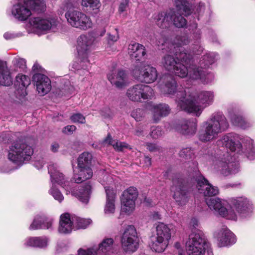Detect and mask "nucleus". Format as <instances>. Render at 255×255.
Wrapping results in <instances>:
<instances>
[{
    "label": "nucleus",
    "mask_w": 255,
    "mask_h": 255,
    "mask_svg": "<svg viewBox=\"0 0 255 255\" xmlns=\"http://www.w3.org/2000/svg\"><path fill=\"white\" fill-rule=\"evenodd\" d=\"M137 192H123L121 197V211L128 215L132 213L135 209V200Z\"/></svg>",
    "instance_id": "nucleus-17"
},
{
    "label": "nucleus",
    "mask_w": 255,
    "mask_h": 255,
    "mask_svg": "<svg viewBox=\"0 0 255 255\" xmlns=\"http://www.w3.org/2000/svg\"><path fill=\"white\" fill-rule=\"evenodd\" d=\"M122 186L121 185H117L115 186L114 184H111L109 186H105L104 188L105 189V191H119L122 190L123 189L121 188Z\"/></svg>",
    "instance_id": "nucleus-58"
},
{
    "label": "nucleus",
    "mask_w": 255,
    "mask_h": 255,
    "mask_svg": "<svg viewBox=\"0 0 255 255\" xmlns=\"http://www.w3.org/2000/svg\"><path fill=\"white\" fill-rule=\"evenodd\" d=\"M147 149L150 152H156L160 150V147L155 143H147Z\"/></svg>",
    "instance_id": "nucleus-60"
},
{
    "label": "nucleus",
    "mask_w": 255,
    "mask_h": 255,
    "mask_svg": "<svg viewBox=\"0 0 255 255\" xmlns=\"http://www.w3.org/2000/svg\"><path fill=\"white\" fill-rule=\"evenodd\" d=\"M94 41V38L90 34L81 35L77 39V49L82 62L85 63L84 68H87L90 65L88 60V53Z\"/></svg>",
    "instance_id": "nucleus-15"
},
{
    "label": "nucleus",
    "mask_w": 255,
    "mask_h": 255,
    "mask_svg": "<svg viewBox=\"0 0 255 255\" xmlns=\"http://www.w3.org/2000/svg\"><path fill=\"white\" fill-rule=\"evenodd\" d=\"M51 195L59 202H61L64 199V196L61 194V192H51Z\"/></svg>",
    "instance_id": "nucleus-62"
},
{
    "label": "nucleus",
    "mask_w": 255,
    "mask_h": 255,
    "mask_svg": "<svg viewBox=\"0 0 255 255\" xmlns=\"http://www.w3.org/2000/svg\"><path fill=\"white\" fill-rule=\"evenodd\" d=\"M175 4L180 13L185 16L189 15L192 13V8L187 0H175Z\"/></svg>",
    "instance_id": "nucleus-39"
},
{
    "label": "nucleus",
    "mask_w": 255,
    "mask_h": 255,
    "mask_svg": "<svg viewBox=\"0 0 255 255\" xmlns=\"http://www.w3.org/2000/svg\"><path fill=\"white\" fill-rule=\"evenodd\" d=\"M156 236L169 242L171 238L170 229L167 225L159 223L156 226Z\"/></svg>",
    "instance_id": "nucleus-37"
},
{
    "label": "nucleus",
    "mask_w": 255,
    "mask_h": 255,
    "mask_svg": "<svg viewBox=\"0 0 255 255\" xmlns=\"http://www.w3.org/2000/svg\"><path fill=\"white\" fill-rule=\"evenodd\" d=\"M179 12L177 14H172L173 22L174 25L177 27H183L187 24L186 19L183 17Z\"/></svg>",
    "instance_id": "nucleus-45"
},
{
    "label": "nucleus",
    "mask_w": 255,
    "mask_h": 255,
    "mask_svg": "<svg viewBox=\"0 0 255 255\" xmlns=\"http://www.w3.org/2000/svg\"><path fill=\"white\" fill-rule=\"evenodd\" d=\"M93 156L89 152H84L81 153L78 158V167L91 168Z\"/></svg>",
    "instance_id": "nucleus-38"
},
{
    "label": "nucleus",
    "mask_w": 255,
    "mask_h": 255,
    "mask_svg": "<svg viewBox=\"0 0 255 255\" xmlns=\"http://www.w3.org/2000/svg\"><path fill=\"white\" fill-rule=\"evenodd\" d=\"M254 210L251 201L246 198L240 197V219L250 217Z\"/></svg>",
    "instance_id": "nucleus-34"
},
{
    "label": "nucleus",
    "mask_w": 255,
    "mask_h": 255,
    "mask_svg": "<svg viewBox=\"0 0 255 255\" xmlns=\"http://www.w3.org/2000/svg\"><path fill=\"white\" fill-rule=\"evenodd\" d=\"M250 160L255 159V146L253 140L249 137H246L240 142V151Z\"/></svg>",
    "instance_id": "nucleus-23"
},
{
    "label": "nucleus",
    "mask_w": 255,
    "mask_h": 255,
    "mask_svg": "<svg viewBox=\"0 0 255 255\" xmlns=\"http://www.w3.org/2000/svg\"><path fill=\"white\" fill-rule=\"evenodd\" d=\"M114 240L112 238H106L99 245L97 252L99 255H106L112 252Z\"/></svg>",
    "instance_id": "nucleus-35"
},
{
    "label": "nucleus",
    "mask_w": 255,
    "mask_h": 255,
    "mask_svg": "<svg viewBox=\"0 0 255 255\" xmlns=\"http://www.w3.org/2000/svg\"><path fill=\"white\" fill-rule=\"evenodd\" d=\"M33 81L38 94L43 96L47 94L51 89L50 79L45 75L35 74L33 75Z\"/></svg>",
    "instance_id": "nucleus-16"
},
{
    "label": "nucleus",
    "mask_w": 255,
    "mask_h": 255,
    "mask_svg": "<svg viewBox=\"0 0 255 255\" xmlns=\"http://www.w3.org/2000/svg\"><path fill=\"white\" fill-rule=\"evenodd\" d=\"M163 132L159 127H152L150 136L153 138H157L162 135Z\"/></svg>",
    "instance_id": "nucleus-56"
},
{
    "label": "nucleus",
    "mask_w": 255,
    "mask_h": 255,
    "mask_svg": "<svg viewBox=\"0 0 255 255\" xmlns=\"http://www.w3.org/2000/svg\"><path fill=\"white\" fill-rule=\"evenodd\" d=\"M197 182V188L202 191H216L218 189L217 187L212 186L209 181L198 171H195L194 176Z\"/></svg>",
    "instance_id": "nucleus-29"
},
{
    "label": "nucleus",
    "mask_w": 255,
    "mask_h": 255,
    "mask_svg": "<svg viewBox=\"0 0 255 255\" xmlns=\"http://www.w3.org/2000/svg\"><path fill=\"white\" fill-rule=\"evenodd\" d=\"M190 40L187 36H178L174 40L173 45L174 48H178L182 46L188 44Z\"/></svg>",
    "instance_id": "nucleus-47"
},
{
    "label": "nucleus",
    "mask_w": 255,
    "mask_h": 255,
    "mask_svg": "<svg viewBox=\"0 0 255 255\" xmlns=\"http://www.w3.org/2000/svg\"><path fill=\"white\" fill-rule=\"evenodd\" d=\"M218 245L220 247H227L234 244L236 242L235 235L229 229L222 228L217 235Z\"/></svg>",
    "instance_id": "nucleus-18"
},
{
    "label": "nucleus",
    "mask_w": 255,
    "mask_h": 255,
    "mask_svg": "<svg viewBox=\"0 0 255 255\" xmlns=\"http://www.w3.org/2000/svg\"><path fill=\"white\" fill-rule=\"evenodd\" d=\"M117 198L116 192H106V201L104 209L105 215H111L115 213Z\"/></svg>",
    "instance_id": "nucleus-32"
},
{
    "label": "nucleus",
    "mask_w": 255,
    "mask_h": 255,
    "mask_svg": "<svg viewBox=\"0 0 255 255\" xmlns=\"http://www.w3.org/2000/svg\"><path fill=\"white\" fill-rule=\"evenodd\" d=\"M139 242L140 239L134 227L132 225L128 226L125 229L121 238L122 249L126 253H133L138 249Z\"/></svg>",
    "instance_id": "nucleus-9"
},
{
    "label": "nucleus",
    "mask_w": 255,
    "mask_h": 255,
    "mask_svg": "<svg viewBox=\"0 0 255 255\" xmlns=\"http://www.w3.org/2000/svg\"><path fill=\"white\" fill-rule=\"evenodd\" d=\"M74 90V88L70 85H66L64 88H62L61 93L60 95L62 96H68L71 94Z\"/></svg>",
    "instance_id": "nucleus-57"
},
{
    "label": "nucleus",
    "mask_w": 255,
    "mask_h": 255,
    "mask_svg": "<svg viewBox=\"0 0 255 255\" xmlns=\"http://www.w3.org/2000/svg\"><path fill=\"white\" fill-rule=\"evenodd\" d=\"M180 157L186 159H191L194 155L193 150L190 148H185L182 149L179 153Z\"/></svg>",
    "instance_id": "nucleus-52"
},
{
    "label": "nucleus",
    "mask_w": 255,
    "mask_h": 255,
    "mask_svg": "<svg viewBox=\"0 0 255 255\" xmlns=\"http://www.w3.org/2000/svg\"><path fill=\"white\" fill-rule=\"evenodd\" d=\"M70 119L74 123L84 124L86 122L85 117L80 113L73 114Z\"/></svg>",
    "instance_id": "nucleus-53"
},
{
    "label": "nucleus",
    "mask_w": 255,
    "mask_h": 255,
    "mask_svg": "<svg viewBox=\"0 0 255 255\" xmlns=\"http://www.w3.org/2000/svg\"><path fill=\"white\" fill-rule=\"evenodd\" d=\"M204 130L200 132L199 138L203 141L216 138L218 134L225 131L229 127L228 122L221 113H215L203 124Z\"/></svg>",
    "instance_id": "nucleus-4"
},
{
    "label": "nucleus",
    "mask_w": 255,
    "mask_h": 255,
    "mask_svg": "<svg viewBox=\"0 0 255 255\" xmlns=\"http://www.w3.org/2000/svg\"><path fill=\"white\" fill-rule=\"evenodd\" d=\"M57 20L53 18L37 16L29 19L27 26L32 32L39 34L42 32H45L54 29L57 25Z\"/></svg>",
    "instance_id": "nucleus-10"
},
{
    "label": "nucleus",
    "mask_w": 255,
    "mask_h": 255,
    "mask_svg": "<svg viewBox=\"0 0 255 255\" xmlns=\"http://www.w3.org/2000/svg\"><path fill=\"white\" fill-rule=\"evenodd\" d=\"M150 110L153 115V120L157 122L162 117L167 116L169 114L170 109L165 104H159L151 105Z\"/></svg>",
    "instance_id": "nucleus-27"
},
{
    "label": "nucleus",
    "mask_w": 255,
    "mask_h": 255,
    "mask_svg": "<svg viewBox=\"0 0 255 255\" xmlns=\"http://www.w3.org/2000/svg\"><path fill=\"white\" fill-rule=\"evenodd\" d=\"M169 242L156 236L150 238L149 246L156 252L161 253L167 248Z\"/></svg>",
    "instance_id": "nucleus-33"
},
{
    "label": "nucleus",
    "mask_w": 255,
    "mask_h": 255,
    "mask_svg": "<svg viewBox=\"0 0 255 255\" xmlns=\"http://www.w3.org/2000/svg\"><path fill=\"white\" fill-rule=\"evenodd\" d=\"M239 136L238 134L230 133L224 136L218 141L219 145L226 147L231 152H234L238 148Z\"/></svg>",
    "instance_id": "nucleus-22"
},
{
    "label": "nucleus",
    "mask_w": 255,
    "mask_h": 255,
    "mask_svg": "<svg viewBox=\"0 0 255 255\" xmlns=\"http://www.w3.org/2000/svg\"><path fill=\"white\" fill-rule=\"evenodd\" d=\"M102 144L104 145H112L114 149L118 151H122L124 148H127L128 147V144L125 142L113 140L110 135L107 136V138L103 140Z\"/></svg>",
    "instance_id": "nucleus-40"
},
{
    "label": "nucleus",
    "mask_w": 255,
    "mask_h": 255,
    "mask_svg": "<svg viewBox=\"0 0 255 255\" xmlns=\"http://www.w3.org/2000/svg\"><path fill=\"white\" fill-rule=\"evenodd\" d=\"M128 53L131 59L141 60L146 54L144 46L137 43H131L128 47Z\"/></svg>",
    "instance_id": "nucleus-28"
},
{
    "label": "nucleus",
    "mask_w": 255,
    "mask_h": 255,
    "mask_svg": "<svg viewBox=\"0 0 255 255\" xmlns=\"http://www.w3.org/2000/svg\"><path fill=\"white\" fill-rule=\"evenodd\" d=\"M73 216L68 213L61 215L58 231L60 233L69 234L71 232L74 226Z\"/></svg>",
    "instance_id": "nucleus-25"
},
{
    "label": "nucleus",
    "mask_w": 255,
    "mask_h": 255,
    "mask_svg": "<svg viewBox=\"0 0 255 255\" xmlns=\"http://www.w3.org/2000/svg\"><path fill=\"white\" fill-rule=\"evenodd\" d=\"M204 3L201 2H199L196 8L197 12L198 13L201 12L204 9Z\"/></svg>",
    "instance_id": "nucleus-64"
},
{
    "label": "nucleus",
    "mask_w": 255,
    "mask_h": 255,
    "mask_svg": "<svg viewBox=\"0 0 255 255\" xmlns=\"http://www.w3.org/2000/svg\"><path fill=\"white\" fill-rule=\"evenodd\" d=\"M214 94L212 91H202L200 92L196 96L190 94L187 95L185 102L192 103L193 106L198 107L200 109V112H189L199 116L201 114L204 108L211 105L214 101Z\"/></svg>",
    "instance_id": "nucleus-11"
},
{
    "label": "nucleus",
    "mask_w": 255,
    "mask_h": 255,
    "mask_svg": "<svg viewBox=\"0 0 255 255\" xmlns=\"http://www.w3.org/2000/svg\"><path fill=\"white\" fill-rule=\"evenodd\" d=\"M53 219L45 215H37L29 227L31 230L48 229L52 227Z\"/></svg>",
    "instance_id": "nucleus-21"
},
{
    "label": "nucleus",
    "mask_w": 255,
    "mask_h": 255,
    "mask_svg": "<svg viewBox=\"0 0 255 255\" xmlns=\"http://www.w3.org/2000/svg\"><path fill=\"white\" fill-rule=\"evenodd\" d=\"M229 116L231 122L235 125H238L239 119L238 114V110L236 111L234 109H230L229 111Z\"/></svg>",
    "instance_id": "nucleus-54"
},
{
    "label": "nucleus",
    "mask_w": 255,
    "mask_h": 255,
    "mask_svg": "<svg viewBox=\"0 0 255 255\" xmlns=\"http://www.w3.org/2000/svg\"><path fill=\"white\" fill-rule=\"evenodd\" d=\"M222 172L223 174L225 176H227L230 174L235 173L238 172L237 169L234 167V164L232 163H230L228 164H225Z\"/></svg>",
    "instance_id": "nucleus-50"
},
{
    "label": "nucleus",
    "mask_w": 255,
    "mask_h": 255,
    "mask_svg": "<svg viewBox=\"0 0 255 255\" xmlns=\"http://www.w3.org/2000/svg\"><path fill=\"white\" fill-rule=\"evenodd\" d=\"M33 153V150L31 146L22 140H18L10 146L8 158L13 162L21 163L30 160Z\"/></svg>",
    "instance_id": "nucleus-8"
},
{
    "label": "nucleus",
    "mask_w": 255,
    "mask_h": 255,
    "mask_svg": "<svg viewBox=\"0 0 255 255\" xmlns=\"http://www.w3.org/2000/svg\"><path fill=\"white\" fill-rule=\"evenodd\" d=\"M206 192L204 194L206 204L214 213L228 219L237 220V213L239 211V202L237 199L232 198L228 201L222 200L212 194ZM206 193V192H204Z\"/></svg>",
    "instance_id": "nucleus-2"
},
{
    "label": "nucleus",
    "mask_w": 255,
    "mask_h": 255,
    "mask_svg": "<svg viewBox=\"0 0 255 255\" xmlns=\"http://www.w3.org/2000/svg\"><path fill=\"white\" fill-rule=\"evenodd\" d=\"M69 193L84 204H87L91 197V192H69Z\"/></svg>",
    "instance_id": "nucleus-42"
},
{
    "label": "nucleus",
    "mask_w": 255,
    "mask_h": 255,
    "mask_svg": "<svg viewBox=\"0 0 255 255\" xmlns=\"http://www.w3.org/2000/svg\"><path fill=\"white\" fill-rule=\"evenodd\" d=\"M197 128V121L195 119L183 121L181 124L176 127V130L180 133L191 136L194 135Z\"/></svg>",
    "instance_id": "nucleus-19"
},
{
    "label": "nucleus",
    "mask_w": 255,
    "mask_h": 255,
    "mask_svg": "<svg viewBox=\"0 0 255 255\" xmlns=\"http://www.w3.org/2000/svg\"><path fill=\"white\" fill-rule=\"evenodd\" d=\"M81 3L82 6L89 7L93 10L98 9L101 6L99 0H82Z\"/></svg>",
    "instance_id": "nucleus-46"
},
{
    "label": "nucleus",
    "mask_w": 255,
    "mask_h": 255,
    "mask_svg": "<svg viewBox=\"0 0 255 255\" xmlns=\"http://www.w3.org/2000/svg\"><path fill=\"white\" fill-rule=\"evenodd\" d=\"M48 169L51 177V190L53 191H59L60 187L64 190H68L69 182L64 175L57 169V165L56 164H50L48 167Z\"/></svg>",
    "instance_id": "nucleus-14"
},
{
    "label": "nucleus",
    "mask_w": 255,
    "mask_h": 255,
    "mask_svg": "<svg viewBox=\"0 0 255 255\" xmlns=\"http://www.w3.org/2000/svg\"><path fill=\"white\" fill-rule=\"evenodd\" d=\"M47 242L45 237H29L26 239L25 244L27 246L42 248L47 246Z\"/></svg>",
    "instance_id": "nucleus-36"
},
{
    "label": "nucleus",
    "mask_w": 255,
    "mask_h": 255,
    "mask_svg": "<svg viewBox=\"0 0 255 255\" xmlns=\"http://www.w3.org/2000/svg\"><path fill=\"white\" fill-rule=\"evenodd\" d=\"M199 225L197 219H191L190 225L192 227V232L189 234L185 244L188 255H205L207 247V239L203 231L197 229Z\"/></svg>",
    "instance_id": "nucleus-7"
},
{
    "label": "nucleus",
    "mask_w": 255,
    "mask_h": 255,
    "mask_svg": "<svg viewBox=\"0 0 255 255\" xmlns=\"http://www.w3.org/2000/svg\"><path fill=\"white\" fill-rule=\"evenodd\" d=\"M119 38V35L117 32L116 34L112 35L110 33L108 34L107 37V48H111L114 42H116Z\"/></svg>",
    "instance_id": "nucleus-55"
},
{
    "label": "nucleus",
    "mask_w": 255,
    "mask_h": 255,
    "mask_svg": "<svg viewBox=\"0 0 255 255\" xmlns=\"http://www.w3.org/2000/svg\"><path fill=\"white\" fill-rule=\"evenodd\" d=\"M145 116L144 111L141 109L133 110L131 113V116L136 121H140Z\"/></svg>",
    "instance_id": "nucleus-51"
},
{
    "label": "nucleus",
    "mask_w": 255,
    "mask_h": 255,
    "mask_svg": "<svg viewBox=\"0 0 255 255\" xmlns=\"http://www.w3.org/2000/svg\"><path fill=\"white\" fill-rule=\"evenodd\" d=\"M97 248L93 247L84 249L80 248L77 251V255H98Z\"/></svg>",
    "instance_id": "nucleus-48"
},
{
    "label": "nucleus",
    "mask_w": 255,
    "mask_h": 255,
    "mask_svg": "<svg viewBox=\"0 0 255 255\" xmlns=\"http://www.w3.org/2000/svg\"><path fill=\"white\" fill-rule=\"evenodd\" d=\"M12 83V78L6 62L0 60V85L9 86Z\"/></svg>",
    "instance_id": "nucleus-30"
},
{
    "label": "nucleus",
    "mask_w": 255,
    "mask_h": 255,
    "mask_svg": "<svg viewBox=\"0 0 255 255\" xmlns=\"http://www.w3.org/2000/svg\"><path fill=\"white\" fill-rule=\"evenodd\" d=\"M76 129V128L74 125H69L64 127L63 128L62 131L65 134H70L73 133Z\"/></svg>",
    "instance_id": "nucleus-61"
},
{
    "label": "nucleus",
    "mask_w": 255,
    "mask_h": 255,
    "mask_svg": "<svg viewBox=\"0 0 255 255\" xmlns=\"http://www.w3.org/2000/svg\"><path fill=\"white\" fill-rule=\"evenodd\" d=\"M12 64L15 67L18 68L21 70H24L26 68L25 60L19 57H15L12 60Z\"/></svg>",
    "instance_id": "nucleus-49"
},
{
    "label": "nucleus",
    "mask_w": 255,
    "mask_h": 255,
    "mask_svg": "<svg viewBox=\"0 0 255 255\" xmlns=\"http://www.w3.org/2000/svg\"><path fill=\"white\" fill-rule=\"evenodd\" d=\"M152 89L148 85L137 84L129 88L127 91L128 98L132 101L139 102L141 99H150L153 96Z\"/></svg>",
    "instance_id": "nucleus-13"
},
{
    "label": "nucleus",
    "mask_w": 255,
    "mask_h": 255,
    "mask_svg": "<svg viewBox=\"0 0 255 255\" xmlns=\"http://www.w3.org/2000/svg\"><path fill=\"white\" fill-rule=\"evenodd\" d=\"M132 74L136 79L146 83L154 82L157 79L158 75L155 68L144 64L135 67L132 71Z\"/></svg>",
    "instance_id": "nucleus-12"
},
{
    "label": "nucleus",
    "mask_w": 255,
    "mask_h": 255,
    "mask_svg": "<svg viewBox=\"0 0 255 255\" xmlns=\"http://www.w3.org/2000/svg\"><path fill=\"white\" fill-rule=\"evenodd\" d=\"M11 8V15L20 21L26 20L32 14V11L37 13L45 11L46 6L44 0H14Z\"/></svg>",
    "instance_id": "nucleus-5"
},
{
    "label": "nucleus",
    "mask_w": 255,
    "mask_h": 255,
    "mask_svg": "<svg viewBox=\"0 0 255 255\" xmlns=\"http://www.w3.org/2000/svg\"><path fill=\"white\" fill-rule=\"evenodd\" d=\"M175 51V57L167 54L162 59V64L166 70L179 77H188L192 80H200L206 84L213 80V74L208 72L207 69L215 62L214 53H206L200 58L198 65H196L197 55L203 52V48L201 45H195L193 48L192 54L182 48Z\"/></svg>",
    "instance_id": "nucleus-1"
},
{
    "label": "nucleus",
    "mask_w": 255,
    "mask_h": 255,
    "mask_svg": "<svg viewBox=\"0 0 255 255\" xmlns=\"http://www.w3.org/2000/svg\"><path fill=\"white\" fill-rule=\"evenodd\" d=\"M174 198L178 205L182 206L188 201L187 192H174Z\"/></svg>",
    "instance_id": "nucleus-44"
},
{
    "label": "nucleus",
    "mask_w": 255,
    "mask_h": 255,
    "mask_svg": "<svg viewBox=\"0 0 255 255\" xmlns=\"http://www.w3.org/2000/svg\"><path fill=\"white\" fill-rule=\"evenodd\" d=\"M93 175L91 168H79L74 170L73 180L75 183H80L90 179Z\"/></svg>",
    "instance_id": "nucleus-31"
},
{
    "label": "nucleus",
    "mask_w": 255,
    "mask_h": 255,
    "mask_svg": "<svg viewBox=\"0 0 255 255\" xmlns=\"http://www.w3.org/2000/svg\"><path fill=\"white\" fill-rule=\"evenodd\" d=\"M251 126L250 123L248 122L244 117L240 116V128L246 129Z\"/></svg>",
    "instance_id": "nucleus-59"
},
{
    "label": "nucleus",
    "mask_w": 255,
    "mask_h": 255,
    "mask_svg": "<svg viewBox=\"0 0 255 255\" xmlns=\"http://www.w3.org/2000/svg\"><path fill=\"white\" fill-rule=\"evenodd\" d=\"M172 12L162 11L157 14H154L153 18L157 25L162 28L166 29L171 24Z\"/></svg>",
    "instance_id": "nucleus-26"
},
{
    "label": "nucleus",
    "mask_w": 255,
    "mask_h": 255,
    "mask_svg": "<svg viewBox=\"0 0 255 255\" xmlns=\"http://www.w3.org/2000/svg\"><path fill=\"white\" fill-rule=\"evenodd\" d=\"M77 6L73 0H64L62 7L66 11L65 17L68 23L73 27L82 30H87L92 28V21L90 17L81 11L74 9Z\"/></svg>",
    "instance_id": "nucleus-6"
},
{
    "label": "nucleus",
    "mask_w": 255,
    "mask_h": 255,
    "mask_svg": "<svg viewBox=\"0 0 255 255\" xmlns=\"http://www.w3.org/2000/svg\"><path fill=\"white\" fill-rule=\"evenodd\" d=\"M73 222H74V226L77 228L85 229L91 224L92 220L90 219H83L76 216H73Z\"/></svg>",
    "instance_id": "nucleus-41"
},
{
    "label": "nucleus",
    "mask_w": 255,
    "mask_h": 255,
    "mask_svg": "<svg viewBox=\"0 0 255 255\" xmlns=\"http://www.w3.org/2000/svg\"><path fill=\"white\" fill-rule=\"evenodd\" d=\"M159 88L162 94L176 97V103L180 109L187 112H200L199 107L193 106L192 103L185 102L187 96L186 91L183 87L177 86L175 80L172 77H166L164 84H160Z\"/></svg>",
    "instance_id": "nucleus-3"
},
{
    "label": "nucleus",
    "mask_w": 255,
    "mask_h": 255,
    "mask_svg": "<svg viewBox=\"0 0 255 255\" xmlns=\"http://www.w3.org/2000/svg\"><path fill=\"white\" fill-rule=\"evenodd\" d=\"M149 38L151 43L158 46H163L165 43V38L159 33L150 34Z\"/></svg>",
    "instance_id": "nucleus-43"
},
{
    "label": "nucleus",
    "mask_w": 255,
    "mask_h": 255,
    "mask_svg": "<svg viewBox=\"0 0 255 255\" xmlns=\"http://www.w3.org/2000/svg\"><path fill=\"white\" fill-rule=\"evenodd\" d=\"M60 146L59 143L57 142H53L50 146V149L53 152H57L58 151Z\"/></svg>",
    "instance_id": "nucleus-63"
},
{
    "label": "nucleus",
    "mask_w": 255,
    "mask_h": 255,
    "mask_svg": "<svg viewBox=\"0 0 255 255\" xmlns=\"http://www.w3.org/2000/svg\"><path fill=\"white\" fill-rule=\"evenodd\" d=\"M30 84V78L25 75L18 74L16 77L15 85L16 88V94L19 97H24L27 95L26 89Z\"/></svg>",
    "instance_id": "nucleus-24"
},
{
    "label": "nucleus",
    "mask_w": 255,
    "mask_h": 255,
    "mask_svg": "<svg viewBox=\"0 0 255 255\" xmlns=\"http://www.w3.org/2000/svg\"><path fill=\"white\" fill-rule=\"evenodd\" d=\"M108 79L116 87L122 88L126 85L127 75L123 70H113L108 75Z\"/></svg>",
    "instance_id": "nucleus-20"
}]
</instances>
